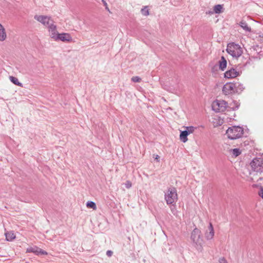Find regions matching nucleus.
Here are the masks:
<instances>
[{
  "mask_svg": "<svg viewBox=\"0 0 263 263\" xmlns=\"http://www.w3.org/2000/svg\"><path fill=\"white\" fill-rule=\"evenodd\" d=\"M230 153L235 157L238 156L241 154V151L239 148L231 149Z\"/></svg>",
  "mask_w": 263,
  "mask_h": 263,
  "instance_id": "21",
  "label": "nucleus"
},
{
  "mask_svg": "<svg viewBox=\"0 0 263 263\" xmlns=\"http://www.w3.org/2000/svg\"><path fill=\"white\" fill-rule=\"evenodd\" d=\"M183 130L180 132H193L194 130H202L204 128L202 126H184Z\"/></svg>",
  "mask_w": 263,
  "mask_h": 263,
  "instance_id": "12",
  "label": "nucleus"
},
{
  "mask_svg": "<svg viewBox=\"0 0 263 263\" xmlns=\"http://www.w3.org/2000/svg\"><path fill=\"white\" fill-rule=\"evenodd\" d=\"M227 65V62L226 59L224 58V57H222L221 58L219 62V69H221L222 71H223L226 68Z\"/></svg>",
  "mask_w": 263,
  "mask_h": 263,
  "instance_id": "15",
  "label": "nucleus"
},
{
  "mask_svg": "<svg viewBox=\"0 0 263 263\" xmlns=\"http://www.w3.org/2000/svg\"><path fill=\"white\" fill-rule=\"evenodd\" d=\"M191 238L196 249L199 251H202L203 240L201 236V231L198 229L195 228L191 233Z\"/></svg>",
  "mask_w": 263,
  "mask_h": 263,
  "instance_id": "4",
  "label": "nucleus"
},
{
  "mask_svg": "<svg viewBox=\"0 0 263 263\" xmlns=\"http://www.w3.org/2000/svg\"><path fill=\"white\" fill-rule=\"evenodd\" d=\"M9 80L11 81V82H12L14 84L23 87L22 84L19 82L18 79L16 77H13V76H10L9 77Z\"/></svg>",
  "mask_w": 263,
  "mask_h": 263,
  "instance_id": "19",
  "label": "nucleus"
},
{
  "mask_svg": "<svg viewBox=\"0 0 263 263\" xmlns=\"http://www.w3.org/2000/svg\"><path fill=\"white\" fill-rule=\"evenodd\" d=\"M219 263H228V262L227 261L225 258L222 257L219 258Z\"/></svg>",
  "mask_w": 263,
  "mask_h": 263,
  "instance_id": "29",
  "label": "nucleus"
},
{
  "mask_svg": "<svg viewBox=\"0 0 263 263\" xmlns=\"http://www.w3.org/2000/svg\"><path fill=\"white\" fill-rule=\"evenodd\" d=\"M214 120L215 121H213V123L215 126L221 125L223 123V120L220 117H217L215 118Z\"/></svg>",
  "mask_w": 263,
  "mask_h": 263,
  "instance_id": "23",
  "label": "nucleus"
},
{
  "mask_svg": "<svg viewBox=\"0 0 263 263\" xmlns=\"http://www.w3.org/2000/svg\"><path fill=\"white\" fill-rule=\"evenodd\" d=\"M159 156H158V155H156V158H155V159H156V160H158V159H159Z\"/></svg>",
  "mask_w": 263,
  "mask_h": 263,
  "instance_id": "35",
  "label": "nucleus"
},
{
  "mask_svg": "<svg viewBox=\"0 0 263 263\" xmlns=\"http://www.w3.org/2000/svg\"><path fill=\"white\" fill-rule=\"evenodd\" d=\"M113 254V252L112 251H111V250H108L106 252V255L108 256V257H110L112 256Z\"/></svg>",
  "mask_w": 263,
  "mask_h": 263,
  "instance_id": "31",
  "label": "nucleus"
},
{
  "mask_svg": "<svg viewBox=\"0 0 263 263\" xmlns=\"http://www.w3.org/2000/svg\"><path fill=\"white\" fill-rule=\"evenodd\" d=\"M243 133H238L236 135L234 133H226L224 136H227V138L230 140H235L242 136Z\"/></svg>",
  "mask_w": 263,
  "mask_h": 263,
  "instance_id": "13",
  "label": "nucleus"
},
{
  "mask_svg": "<svg viewBox=\"0 0 263 263\" xmlns=\"http://www.w3.org/2000/svg\"><path fill=\"white\" fill-rule=\"evenodd\" d=\"M6 239L7 241H12L15 238V235L12 231L5 233Z\"/></svg>",
  "mask_w": 263,
  "mask_h": 263,
  "instance_id": "18",
  "label": "nucleus"
},
{
  "mask_svg": "<svg viewBox=\"0 0 263 263\" xmlns=\"http://www.w3.org/2000/svg\"><path fill=\"white\" fill-rule=\"evenodd\" d=\"M7 33L4 27L0 23V42H3L7 39Z\"/></svg>",
  "mask_w": 263,
  "mask_h": 263,
  "instance_id": "14",
  "label": "nucleus"
},
{
  "mask_svg": "<svg viewBox=\"0 0 263 263\" xmlns=\"http://www.w3.org/2000/svg\"><path fill=\"white\" fill-rule=\"evenodd\" d=\"M259 195L263 198V188L261 187L259 192H258Z\"/></svg>",
  "mask_w": 263,
  "mask_h": 263,
  "instance_id": "30",
  "label": "nucleus"
},
{
  "mask_svg": "<svg viewBox=\"0 0 263 263\" xmlns=\"http://www.w3.org/2000/svg\"><path fill=\"white\" fill-rule=\"evenodd\" d=\"M164 198L167 204H172L178 200L177 190L175 187H170L165 193Z\"/></svg>",
  "mask_w": 263,
  "mask_h": 263,
  "instance_id": "5",
  "label": "nucleus"
},
{
  "mask_svg": "<svg viewBox=\"0 0 263 263\" xmlns=\"http://www.w3.org/2000/svg\"><path fill=\"white\" fill-rule=\"evenodd\" d=\"M86 206L88 208L92 209L93 210H96L97 209L96 203L93 201H88L86 203Z\"/></svg>",
  "mask_w": 263,
  "mask_h": 263,
  "instance_id": "24",
  "label": "nucleus"
},
{
  "mask_svg": "<svg viewBox=\"0 0 263 263\" xmlns=\"http://www.w3.org/2000/svg\"><path fill=\"white\" fill-rule=\"evenodd\" d=\"M50 36L55 41H57L59 33L57 30V26L52 23L48 26Z\"/></svg>",
  "mask_w": 263,
  "mask_h": 263,
  "instance_id": "9",
  "label": "nucleus"
},
{
  "mask_svg": "<svg viewBox=\"0 0 263 263\" xmlns=\"http://www.w3.org/2000/svg\"><path fill=\"white\" fill-rule=\"evenodd\" d=\"M34 19L41 23L43 26L48 27L53 23V20L51 17L47 15H35L34 17Z\"/></svg>",
  "mask_w": 263,
  "mask_h": 263,
  "instance_id": "7",
  "label": "nucleus"
},
{
  "mask_svg": "<svg viewBox=\"0 0 263 263\" xmlns=\"http://www.w3.org/2000/svg\"><path fill=\"white\" fill-rule=\"evenodd\" d=\"M244 130H246V129L242 127H240L239 126H233L232 127H230L226 130V132H243Z\"/></svg>",
  "mask_w": 263,
  "mask_h": 263,
  "instance_id": "16",
  "label": "nucleus"
},
{
  "mask_svg": "<svg viewBox=\"0 0 263 263\" xmlns=\"http://www.w3.org/2000/svg\"><path fill=\"white\" fill-rule=\"evenodd\" d=\"M132 185V182L129 180L126 181V182L125 183V185L127 189H129L130 187H131Z\"/></svg>",
  "mask_w": 263,
  "mask_h": 263,
  "instance_id": "27",
  "label": "nucleus"
},
{
  "mask_svg": "<svg viewBox=\"0 0 263 263\" xmlns=\"http://www.w3.org/2000/svg\"><path fill=\"white\" fill-rule=\"evenodd\" d=\"M208 230L209 232L206 231L205 236L208 240L212 239L214 236V231L213 225L211 222L210 223L208 227Z\"/></svg>",
  "mask_w": 263,
  "mask_h": 263,
  "instance_id": "11",
  "label": "nucleus"
},
{
  "mask_svg": "<svg viewBox=\"0 0 263 263\" xmlns=\"http://www.w3.org/2000/svg\"><path fill=\"white\" fill-rule=\"evenodd\" d=\"M27 252H36L37 248H28L27 249Z\"/></svg>",
  "mask_w": 263,
  "mask_h": 263,
  "instance_id": "28",
  "label": "nucleus"
},
{
  "mask_svg": "<svg viewBox=\"0 0 263 263\" xmlns=\"http://www.w3.org/2000/svg\"><path fill=\"white\" fill-rule=\"evenodd\" d=\"M212 106L216 112L224 111L228 107V103L223 100H216L213 101Z\"/></svg>",
  "mask_w": 263,
  "mask_h": 263,
  "instance_id": "6",
  "label": "nucleus"
},
{
  "mask_svg": "<svg viewBox=\"0 0 263 263\" xmlns=\"http://www.w3.org/2000/svg\"><path fill=\"white\" fill-rule=\"evenodd\" d=\"M141 13L143 15L147 16L149 15V10L147 8V7L145 6L143 9L141 10Z\"/></svg>",
  "mask_w": 263,
  "mask_h": 263,
  "instance_id": "25",
  "label": "nucleus"
},
{
  "mask_svg": "<svg viewBox=\"0 0 263 263\" xmlns=\"http://www.w3.org/2000/svg\"><path fill=\"white\" fill-rule=\"evenodd\" d=\"M252 172L250 175L254 176L255 174L257 175L259 174L261 176L256 179V182L262 181L263 180V158H255L252 160L250 163Z\"/></svg>",
  "mask_w": 263,
  "mask_h": 263,
  "instance_id": "1",
  "label": "nucleus"
},
{
  "mask_svg": "<svg viewBox=\"0 0 263 263\" xmlns=\"http://www.w3.org/2000/svg\"><path fill=\"white\" fill-rule=\"evenodd\" d=\"M132 80L134 82H139L141 81V78L138 77H133L132 78Z\"/></svg>",
  "mask_w": 263,
  "mask_h": 263,
  "instance_id": "26",
  "label": "nucleus"
},
{
  "mask_svg": "<svg viewBox=\"0 0 263 263\" xmlns=\"http://www.w3.org/2000/svg\"><path fill=\"white\" fill-rule=\"evenodd\" d=\"M239 26L245 31L248 32H251V28L249 27L246 21L242 20L239 24Z\"/></svg>",
  "mask_w": 263,
  "mask_h": 263,
  "instance_id": "17",
  "label": "nucleus"
},
{
  "mask_svg": "<svg viewBox=\"0 0 263 263\" xmlns=\"http://www.w3.org/2000/svg\"><path fill=\"white\" fill-rule=\"evenodd\" d=\"M40 252H42V254H47V252L45 251H41Z\"/></svg>",
  "mask_w": 263,
  "mask_h": 263,
  "instance_id": "33",
  "label": "nucleus"
},
{
  "mask_svg": "<svg viewBox=\"0 0 263 263\" xmlns=\"http://www.w3.org/2000/svg\"><path fill=\"white\" fill-rule=\"evenodd\" d=\"M60 40L63 42H71L72 37L70 34L67 33H59L57 41Z\"/></svg>",
  "mask_w": 263,
  "mask_h": 263,
  "instance_id": "10",
  "label": "nucleus"
},
{
  "mask_svg": "<svg viewBox=\"0 0 263 263\" xmlns=\"http://www.w3.org/2000/svg\"><path fill=\"white\" fill-rule=\"evenodd\" d=\"M227 52L233 58L237 59L243 53V48L239 44L234 43H229L226 49Z\"/></svg>",
  "mask_w": 263,
  "mask_h": 263,
  "instance_id": "3",
  "label": "nucleus"
},
{
  "mask_svg": "<svg viewBox=\"0 0 263 263\" xmlns=\"http://www.w3.org/2000/svg\"><path fill=\"white\" fill-rule=\"evenodd\" d=\"M171 210L172 211V213L175 214V208H172L171 209Z\"/></svg>",
  "mask_w": 263,
  "mask_h": 263,
  "instance_id": "32",
  "label": "nucleus"
},
{
  "mask_svg": "<svg viewBox=\"0 0 263 263\" xmlns=\"http://www.w3.org/2000/svg\"><path fill=\"white\" fill-rule=\"evenodd\" d=\"M191 133H180V139L183 143L187 141V136Z\"/></svg>",
  "mask_w": 263,
  "mask_h": 263,
  "instance_id": "20",
  "label": "nucleus"
},
{
  "mask_svg": "<svg viewBox=\"0 0 263 263\" xmlns=\"http://www.w3.org/2000/svg\"><path fill=\"white\" fill-rule=\"evenodd\" d=\"M206 14H213V12H211V11H210V12H206Z\"/></svg>",
  "mask_w": 263,
  "mask_h": 263,
  "instance_id": "34",
  "label": "nucleus"
},
{
  "mask_svg": "<svg viewBox=\"0 0 263 263\" xmlns=\"http://www.w3.org/2000/svg\"><path fill=\"white\" fill-rule=\"evenodd\" d=\"M213 9L215 13L219 14L223 11V6L221 5H217L214 7Z\"/></svg>",
  "mask_w": 263,
  "mask_h": 263,
  "instance_id": "22",
  "label": "nucleus"
},
{
  "mask_svg": "<svg viewBox=\"0 0 263 263\" xmlns=\"http://www.w3.org/2000/svg\"><path fill=\"white\" fill-rule=\"evenodd\" d=\"M243 89L242 85L238 82H229L224 85L222 88V92L226 95L234 93H239Z\"/></svg>",
  "mask_w": 263,
  "mask_h": 263,
  "instance_id": "2",
  "label": "nucleus"
},
{
  "mask_svg": "<svg viewBox=\"0 0 263 263\" xmlns=\"http://www.w3.org/2000/svg\"><path fill=\"white\" fill-rule=\"evenodd\" d=\"M241 73V71L238 70L234 68H232L225 72L224 77L225 78L228 79H234L239 76Z\"/></svg>",
  "mask_w": 263,
  "mask_h": 263,
  "instance_id": "8",
  "label": "nucleus"
}]
</instances>
